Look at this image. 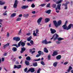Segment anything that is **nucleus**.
<instances>
[{
	"instance_id": "obj_31",
	"label": "nucleus",
	"mask_w": 73,
	"mask_h": 73,
	"mask_svg": "<svg viewBox=\"0 0 73 73\" xmlns=\"http://www.w3.org/2000/svg\"><path fill=\"white\" fill-rule=\"evenodd\" d=\"M63 0H60L59 1H58L56 2V3L57 4H60V3H62Z\"/></svg>"
},
{
	"instance_id": "obj_17",
	"label": "nucleus",
	"mask_w": 73,
	"mask_h": 73,
	"mask_svg": "<svg viewBox=\"0 0 73 73\" xmlns=\"http://www.w3.org/2000/svg\"><path fill=\"white\" fill-rule=\"evenodd\" d=\"M51 10H48L45 11V12L46 13H48V14H50V12H51Z\"/></svg>"
},
{
	"instance_id": "obj_45",
	"label": "nucleus",
	"mask_w": 73,
	"mask_h": 73,
	"mask_svg": "<svg viewBox=\"0 0 73 73\" xmlns=\"http://www.w3.org/2000/svg\"><path fill=\"white\" fill-rule=\"evenodd\" d=\"M40 70H41V69L40 68H39L37 71V73H40Z\"/></svg>"
},
{
	"instance_id": "obj_6",
	"label": "nucleus",
	"mask_w": 73,
	"mask_h": 73,
	"mask_svg": "<svg viewBox=\"0 0 73 73\" xmlns=\"http://www.w3.org/2000/svg\"><path fill=\"white\" fill-rule=\"evenodd\" d=\"M69 2H67L65 4L63 3L62 5H64L65 7L64 9H68V4H69Z\"/></svg>"
},
{
	"instance_id": "obj_24",
	"label": "nucleus",
	"mask_w": 73,
	"mask_h": 73,
	"mask_svg": "<svg viewBox=\"0 0 73 73\" xmlns=\"http://www.w3.org/2000/svg\"><path fill=\"white\" fill-rule=\"evenodd\" d=\"M16 13H12L11 16V17H13L15 16H16Z\"/></svg>"
},
{
	"instance_id": "obj_7",
	"label": "nucleus",
	"mask_w": 73,
	"mask_h": 73,
	"mask_svg": "<svg viewBox=\"0 0 73 73\" xmlns=\"http://www.w3.org/2000/svg\"><path fill=\"white\" fill-rule=\"evenodd\" d=\"M35 71V68H29V69L27 71V73H28L30 72H31V73H33Z\"/></svg>"
},
{
	"instance_id": "obj_29",
	"label": "nucleus",
	"mask_w": 73,
	"mask_h": 73,
	"mask_svg": "<svg viewBox=\"0 0 73 73\" xmlns=\"http://www.w3.org/2000/svg\"><path fill=\"white\" fill-rule=\"evenodd\" d=\"M5 2H3L2 1H0V5H4V4H5Z\"/></svg>"
},
{
	"instance_id": "obj_32",
	"label": "nucleus",
	"mask_w": 73,
	"mask_h": 73,
	"mask_svg": "<svg viewBox=\"0 0 73 73\" xmlns=\"http://www.w3.org/2000/svg\"><path fill=\"white\" fill-rule=\"evenodd\" d=\"M29 14H24L23 15V17H28L29 16Z\"/></svg>"
},
{
	"instance_id": "obj_46",
	"label": "nucleus",
	"mask_w": 73,
	"mask_h": 73,
	"mask_svg": "<svg viewBox=\"0 0 73 73\" xmlns=\"http://www.w3.org/2000/svg\"><path fill=\"white\" fill-rule=\"evenodd\" d=\"M21 65H18V69L21 68Z\"/></svg>"
},
{
	"instance_id": "obj_43",
	"label": "nucleus",
	"mask_w": 73,
	"mask_h": 73,
	"mask_svg": "<svg viewBox=\"0 0 73 73\" xmlns=\"http://www.w3.org/2000/svg\"><path fill=\"white\" fill-rule=\"evenodd\" d=\"M18 65L17 66L16 65H14V69H16V68H17V69H18Z\"/></svg>"
},
{
	"instance_id": "obj_40",
	"label": "nucleus",
	"mask_w": 73,
	"mask_h": 73,
	"mask_svg": "<svg viewBox=\"0 0 73 73\" xmlns=\"http://www.w3.org/2000/svg\"><path fill=\"white\" fill-rule=\"evenodd\" d=\"M45 5V4H41L40 5H39V6H40V7H44Z\"/></svg>"
},
{
	"instance_id": "obj_3",
	"label": "nucleus",
	"mask_w": 73,
	"mask_h": 73,
	"mask_svg": "<svg viewBox=\"0 0 73 73\" xmlns=\"http://www.w3.org/2000/svg\"><path fill=\"white\" fill-rule=\"evenodd\" d=\"M58 38V35L56 34V36L55 37V38H54V41H55L56 40H58V41H61V40H64V38H61L59 37Z\"/></svg>"
},
{
	"instance_id": "obj_39",
	"label": "nucleus",
	"mask_w": 73,
	"mask_h": 73,
	"mask_svg": "<svg viewBox=\"0 0 73 73\" xmlns=\"http://www.w3.org/2000/svg\"><path fill=\"white\" fill-rule=\"evenodd\" d=\"M31 7L32 8H34V7H35V5L33 3L31 5Z\"/></svg>"
},
{
	"instance_id": "obj_23",
	"label": "nucleus",
	"mask_w": 73,
	"mask_h": 73,
	"mask_svg": "<svg viewBox=\"0 0 73 73\" xmlns=\"http://www.w3.org/2000/svg\"><path fill=\"white\" fill-rule=\"evenodd\" d=\"M50 21V19L46 18L45 19V22L46 23H48Z\"/></svg>"
},
{
	"instance_id": "obj_9",
	"label": "nucleus",
	"mask_w": 73,
	"mask_h": 73,
	"mask_svg": "<svg viewBox=\"0 0 73 73\" xmlns=\"http://www.w3.org/2000/svg\"><path fill=\"white\" fill-rule=\"evenodd\" d=\"M13 40L16 41H19L20 40V38L19 37H14L13 38Z\"/></svg>"
},
{
	"instance_id": "obj_56",
	"label": "nucleus",
	"mask_w": 73,
	"mask_h": 73,
	"mask_svg": "<svg viewBox=\"0 0 73 73\" xmlns=\"http://www.w3.org/2000/svg\"><path fill=\"white\" fill-rule=\"evenodd\" d=\"M7 37H9V33H7Z\"/></svg>"
},
{
	"instance_id": "obj_19",
	"label": "nucleus",
	"mask_w": 73,
	"mask_h": 73,
	"mask_svg": "<svg viewBox=\"0 0 73 73\" xmlns=\"http://www.w3.org/2000/svg\"><path fill=\"white\" fill-rule=\"evenodd\" d=\"M44 51L45 53H48V50L47 49V48L46 47H45L44 49Z\"/></svg>"
},
{
	"instance_id": "obj_64",
	"label": "nucleus",
	"mask_w": 73,
	"mask_h": 73,
	"mask_svg": "<svg viewBox=\"0 0 73 73\" xmlns=\"http://www.w3.org/2000/svg\"><path fill=\"white\" fill-rule=\"evenodd\" d=\"M16 64H19V62H16Z\"/></svg>"
},
{
	"instance_id": "obj_11",
	"label": "nucleus",
	"mask_w": 73,
	"mask_h": 73,
	"mask_svg": "<svg viewBox=\"0 0 73 73\" xmlns=\"http://www.w3.org/2000/svg\"><path fill=\"white\" fill-rule=\"evenodd\" d=\"M29 8V6L27 5L23 6L21 7L22 9H25L27 8Z\"/></svg>"
},
{
	"instance_id": "obj_15",
	"label": "nucleus",
	"mask_w": 73,
	"mask_h": 73,
	"mask_svg": "<svg viewBox=\"0 0 73 73\" xmlns=\"http://www.w3.org/2000/svg\"><path fill=\"white\" fill-rule=\"evenodd\" d=\"M72 67L71 66H69V68L67 70V72L68 73H69L70 72V70H72Z\"/></svg>"
},
{
	"instance_id": "obj_44",
	"label": "nucleus",
	"mask_w": 73,
	"mask_h": 73,
	"mask_svg": "<svg viewBox=\"0 0 73 73\" xmlns=\"http://www.w3.org/2000/svg\"><path fill=\"white\" fill-rule=\"evenodd\" d=\"M50 3H48L46 5V7L48 8V7H50Z\"/></svg>"
},
{
	"instance_id": "obj_30",
	"label": "nucleus",
	"mask_w": 73,
	"mask_h": 73,
	"mask_svg": "<svg viewBox=\"0 0 73 73\" xmlns=\"http://www.w3.org/2000/svg\"><path fill=\"white\" fill-rule=\"evenodd\" d=\"M33 65L34 66H37V63L35 62L33 64Z\"/></svg>"
},
{
	"instance_id": "obj_22",
	"label": "nucleus",
	"mask_w": 73,
	"mask_h": 73,
	"mask_svg": "<svg viewBox=\"0 0 73 73\" xmlns=\"http://www.w3.org/2000/svg\"><path fill=\"white\" fill-rule=\"evenodd\" d=\"M32 38V36H30L27 38V40L28 41H31Z\"/></svg>"
},
{
	"instance_id": "obj_63",
	"label": "nucleus",
	"mask_w": 73,
	"mask_h": 73,
	"mask_svg": "<svg viewBox=\"0 0 73 73\" xmlns=\"http://www.w3.org/2000/svg\"><path fill=\"white\" fill-rule=\"evenodd\" d=\"M2 61H4V58H2Z\"/></svg>"
},
{
	"instance_id": "obj_47",
	"label": "nucleus",
	"mask_w": 73,
	"mask_h": 73,
	"mask_svg": "<svg viewBox=\"0 0 73 73\" xmlns=\"http://www.w3.org/2000/svg\"><path fill=\"white\" fill-rule=\"evenodd\" d=\"M56 5L55 4H53L52 5V7H53L54 8H56Z\"/></svg>"
},
{
	"instance_id": "obj_25",
	"label": "nucleus",
	"mask_w": 73,
	"mask_h": 73,
	"mask_svg": "<svg viewBox=\"0 0 73 73\" xmlns=\"http://www.w3.org/2000/svg\"><path fill=\"white\" fill-rule=\"evenodd\" d=\"M9 44H10L9 43H7L3 46V47L4 48H6V46H9Z\"/></svg>"
},
{
	"instance_id": "obj_58",
	"label": "nucleus",
	"mask_w": 73,
	"mask_h": 73,
	"mask_svg": "<svg viewBox=\"0 0 73 73\" xmlns=\"http://www.w3.org/2000/svg\"><path fill=\"white\" fill-rule=\"evenodd\" d=\"M3 16H6V15H7V13H3Z\"/></svg>"
},
{
	"instance_id": "obj_51",
	"label": "nucleus",
	"mask_w": 73,
	"mask_h": 73,
	"mask_svg": "<svg viewBox=\"0 0 73 73\" xmlns=\"http://www.w3.org/2000/svg\"><path fill=\"white\" fill-rule=\"evenodd\" d=\"M38 32H39V31L38 30V29H36V34H37V33H38Z\"/></svg>"
},
{
	"instance_id": "obj_2",
	"label": "nucleus",
	"mask_w": 73,
	"mask_h": 73,
	"mask_svg": "<svg viewBox=\"0 0 73 73\" xmlns=\"http://www.w3.org/2000/svg\"><path fill=\"white\" fill-rule=\"evenodd\" d=\"M72 27V24H70L68 26H66V25H64L62 26V27H63L64 29H66V30H69V29H70Z\"/></svg>"
},
{
	"instance_id": "obj_27",
	"label": "nucleus",
	"mask_w": 73,
	"mask_h": 73,
	"mask_svg": "<svg viewBox=\"0 0 73 73\" xmlns=\"http://www.w3.org/2000/svg\"><path fill=\"white\" fill-rule=\"evenodd\" d=\"M21 40L20 42H19V43L18 44V48H19V47L20 46H21Z\"/></svg>"
},
{
	"instance_id": "obj_53",
	"label": "nucleus",
	"mask_w": 73,
	"mask_h": 73,
	"mask_svg": "<svg viewBox=\"0 0 73 73\" xmlns=\"http://www.w3.org/2000/svg\"><path fill=\"white\" fill-rule=\"evenodd\" d=\"M27 44L28 46H32V45L29 43H27Z\"/></svg>"
},
{
	"instance_id": "obj_13",
	"label": "nucleus",
	"mask_w": 73,
	"mask_h": 73,
	"mask_svg": "<svg viewBox=\"0 0 73 73\" xmlns=\"http://www.w3.org/2000/svg\"><path fill=\"white\" fill-rule=\"evenodd\" d=\"M61 58V55H58V56H56V59L57 60H60Z\"/></svg>"
},
{
	"instance_id": "obj_37",
	"label": "nucleus",
	"mask_w": 73,
	"mask_h": 73,
	"mask_svg": "<svg viewBox=\"0 0 73 73\" xmlns=\"http://www.w3.org/2000/svg\"><path fill=\"white\" fill-rule=\"evenodd\" d=\"M21 20V18H17V19L16 21H20Z\"/></svg>"
},
{
	"instance_id": "obj_60",
	"label": "nucleus",
	"mask_w": 73,
	"mask_h": 73,
	"mask_svg": "<svg viewBox=\"0 0 73 73\" xmlns=\"http://www.w3.org/2000/svg\"><path fill=\"white\" fill-rule=\"evenodd\" d=\"M34 0H27V1H29L30 2H32V1H33Z\"/></svg>"
},
{
	"instance_id": "obj_61",
	"label": "nucleus",
	"mask_w": 73,
	"mask_h": 73,
	"mask_svg": "<svg viewBox=\"0 0 73 73\" xmlns=\"http://www.w3.org/2000/svg\"><path fill=\"white\" fill-rule=\"evenodd\" d=\"M22 16H23V15H22V14L19 15V17H22Z\"/></svg>"
},
{
	"instance_id": "obj_5",
	"label": "nucleus",
	"mask_w": 73,
	"mask_h": 73,
	"mask_svg": "<svg viewBox=\"0 0 73 73\" xmlns=\"http://www.w3.org/2000/svg\"><path fill=\"white\" fill-rule=\"evenodd\" d=\"M18 3L17 0H15V1L13 5V7L14 8H16L17 7Z\"/></svg>"
},
{
	"instance_id": "obj_20",
	"label": "nucleus",
	"mask_w": 73,
	"mask_h": 73,
	"mask_svg": "<svg viewBox=\"0 0 73 73\" xmlns=\"http://www.w3.org/2000/svg\"><path fill=\"white\" fill-rule=\"evenodd\" d=\"M61 4H59L57 5V8L58 9V10L60 9L61 8Z\"/></svg>"
},
{
	"instance_id": "obj_1",
	"label": "nucleus",
	"mask_w": 73,
	"mask_h": 73,
	"mask_svg": "<svg viewBox=\"0 0 73 73\" xmlns=\"http://www.w3.org/2000/svg\"><path fill=\"white\" fill-rule=\"evenodd\" d=\"M53 23L54 24L56 28H58V27L60 26V25L61 24V23H62L61 21V20H59V21H58L57 23L56 21H54Z\"/></svg>"
},
{
	"instance_id": "obj_48",
	"label": "nucleus",
	"mask_w": 73,
	"mask_h": 73,
	"mask_svg": "<svg viewBox=\"0 0 73 73\" xmlns=\"http://www.w3.org/2000/svg\"><path fill=\"white\" fill-rule=\"evenodd\" d=\"M41 56V55L40 54H37L36 56V57H40Z\"/></svg>"
},
{
	"instance_id": "obj_54",
	"label": "nucleus",
	"mask_w": 73,
	"mask_h": 73,
	"mask_svg": "<svg viewBox=\"0 0 73 73\" xmlns=\"http://www.w3.org/2000/svg\"><path fill=\"white\" fill-rule=\"evenodd\" d=\"M61 42H59L58 41H57L56 42V44H59Z\"/></svg>"
},
{
	"instance_id": "obj_55",
	"label": "nucleus",
	"mask_w": 73,
	"mask_h": 73,
	"mask_svg": "<svg viewBox=\"0 0 73 73\" xmlns=\"http://www.w3.org/2000/svg\"><path fill=\"white\" fill-rule=\"evenodd\" d=\"M68 62H66L65 63H64V65H66L68 64Z\"/></svg>"
},
{
	"instance_id": "obj_35",
	"label": "nucleus",
	"mask_w": 73,
	"mask_h": 73,
	"mask_svg": "<svg viewBox=\"0 0 73 73\" xmlns=\"http://www.w3.org/2000/svg\"><path fill=\"white\" fill-rule=\"evenodd\" d=\"M56 36V34H54V35L52 36V38H51V40H52V39H53V38L54 37H55V38Z\"/></svg>"
},
{
	"instance_id": "obj_62",
	"label": "nucleus",
	"mask_w": 73,
	"mask_h": 73,
	"mask_svg": "<svg viewBox=\"0 0 73 73\" xmlns=\"http://www.w3.org/2000/svg\"><path fill=\"white\" fill-rule=\"evenodd\" d=\"M7 55V53H5L4 54V56H6Z\"/></svg>"
},
{
	"instance_id": "obj_41",
	"label": "nucleus",
	"mask_w": 73,
	"mask_h": 73,
	"mask_svg": "<svg viewBox=\"0 0 73 73\" xmlns=\"http://www.w3.org/2000/svg\"><path fill=\"white\" fill-rule=\"evenodd\" d=\"M21 29H20V30L19 31V32L18 33V35H20L21 33Z\"/></svg>"
},
{
	"instance_id": "obj_34",
	"label": "nucleus",
	"mask_w": 73,
	"mask_h": 73,
	"mask_svg": "<svg viewBox=\"0 0 73 73\" xmlns=\"http://www.w3.org/2000/svg\"><path fill=\"white\" fill-rule=\"evenodd\" d=\"M41 60V58H39L38 59H35L33 60V61H40V60Z\"/></svg>"
},
{
	"instance_id": "obj_21",
	"label": "nucleus",
	"mask_w": 73,
	"mask_h": 73,
	"mask_svg": "<svg viewBox=\"0 0 73 73\" xmlns=\"http://www.w3.org/2000/svg\"><path fill=\"white\" fill-rule=\"evenodd\" d=\"M58 64V62H54L53 64V66L54 67H56L57 66V64Z\"/></svg>"
},
{
	"instance_id": "obj_38",
	"label": "nucleus",
	"mask_w": 73,
	"mask_h": 73,
	"mask_svg": "<svg viewBox=\"0 0 73 73\" xmlns=\"http://www.w3.org/2000/svg\"><path fill=\"white\" fill-rule=\"evenodd\" d=\"M48 60H50V55H49L48 56Z\"/></svg>"
},
{
	"instance_id": "obj_59",
	"label": "nucleus",
	"mask_w": 73,
	"mask_h": 73,
	"mask_svg": "<svg viewBox=\"0 0 73 73\" xmlns=\"http://www.w3.org/2000/svg\"><path fill=\"white\" fill-rule=\"evenodd\" d=\"M32 13H33V14H35L36 13V11H34L32 12Z\"/></svg>"
},
{
	"instance_id": "obj_33",
	"label": "nucleus",
	"mask_w": 73,
	"mask_h": 73,
	"mask_svg": "<svg viewBox=\"0 0 73 73\" xmlns=\"http://www.w3.org/2000/svg\"><path fill=\"white\" fill-rule=\"evenodd\" d=\"M30 43H31L32 45H33L34 44V42H33V41L32 40H31L30 41Z\"/></svg>"
},
{
	"instance_id": "obj_10",
	"label": "nucleus",
	"mask_w": 73,
	"mask_h": 73,
	"mask_svg": "<svg viewBox=\"0 0 73 73\" xmlns=\"http://www.w3.org/2000/svg\"><path fill=\"white\" fill-rule=\"evenodd\" d=\"M50 31H51L52 34H54L56 32V31L54 29H50Z\"/></svg>"
},
{
	"instance_id": "obj_14",
	"label": "nucleus",
	"mask_w": 73,
	"mask_h": 73,
	"mask_svg": "<svg viewBox=\"0 0 73 73\" xmlns=\"http://www.w3.org/2000/svg\"><path fill=\"white\" fill-rule=\"evenodd\" d=\"M58 54V52L57 51H54L53 52V54H52V56H57Z\"/></svg>"
},
{
	"instance_id": "obj_52",
	"label": "nucleus",
	"mask_w": 73,
	"mask_h": 73,
	"mask_svg": "<svg viewBox=\"0 0 73 73\" xmlns=\"http://www.w3.org/2000/svg\"><path fill=\"white\" fill-rule=\"evenodd\" d=\"M13 46H16V47H17V48H18V46L17 45V44H14Z\"/></svg>"
},
{
	"instance_id": "obj_50",
	"label": "nucleus",
	"mask_w": 73,
	"mask_h": 73,
	"mask_svg": "<svg viewBox=\"0 0 73 73\" xmlns=\"http://www.w3.org/2000/svg\"><path fill=\"white\" fill-rule=\"evenodd\" d=\"M41 51L40 50L39 51H38V53L39 54H40V55H41Z\"/></svg>"
},
{
	"instance_id": "obj_16",
	"label": "nucleus",
	"mask_w": 73,
	"mask_h": 73,
	"mask_svg": "<svg viewBox=\"0 0 73 73\" xmlns=\"http://www.w3.org/2000/svg\"><path fill=\"white\" fill-rule=\"evenodd\" d=\"M12 50L13 51V52H16V51L17 50V49L16 47H14L12 48Z\"/></svg>"
},
{
	"instance_id": "obj_4",
	"label": "nucleus",
	"mask_w": 73,
	"mask_h": 73,
	"mask_svg": "<svg viewBox=\"0 0 73 73\" xmlns=\"http://www.w3.org/2000/svg\"><path fill=\"white\" fill-rule=\"evenodd\" d=\"M52 42L50 41H47V40L45 39L44 40H42V44H44L45 45H46L48 44H50Z\"/></svg>"
},
{
	"instance_id": "obj_49",
	"label": "nucleus",
	"mask_w": 73,
	"mask_h": 73,
	"mask_svg": "<svg viewBox=\"0 0 73 73\" xmlns=\"http://www.w3.org/2000/svg\"><path fill=\"white\" fill-rule=\"evenodd\" d=\"M33 35L34 36H37V34H36L35 32H34L33 33Z\"/></svg>"
},
{
	"instance_id": "obj_8",
	"label": "nucleus",
	"mask_w": 73,
	"mask_h": 73,
	"mask_svg": "<svg viewBox=\"0 0 73 73\" xmlns=\"http://www.w3.org/2000/svg\"><path fill=\"white\" fill-rule=\"evenodd\" d=\"M42 19V18L40 17L37 20V23L38 24V25H40V23H41V22Z\"/></svg>"
},
{
	"instance_id": "obj_28",
	"label": "nucleus",
	"mask_w": 73,
	"mask_h": 73,
	"mask_svg": "<svg viewBox=\"0 0 73 73\" xmlns=\"http://www.w3.org/2000/svg\"><path fill=\"white\" fill-rule=\"evenodd\" d=\"M25 64L26 65H29V62H28V61H25Z\"/></svg>"
},
{
	"instance_id": "obj_26",
	"label": "nucleus",
	"mask_w": 73,
	"mask_h": 73,
	"mask_svg": "<svg viewBox=\"0 0 73 73\" xmlns=\"http://www.w3.org/2000/svg\"><path fill=\"white\" fill-rule=\"evenodd\" d=\"M26 59L27 60H28V61H30L31 60V58L30 57V56H28L26 58Z\"/></svg>"
},
{
	"instance_id": "obj_18",
	"label": "nucleus",
	"mask_w": 73,
	"mask_h": 73,
	"mask_svg": "<svg viewBox=\"0 0 73 73\" xmlns=\"http://www.w3.org/2000/svg\"><path fill=\"white\" fill-rule=\"evenodd\" d=\"M21 45L22 46H24L25 45V43L23 42H22V40H21Z\"/></svg>"
},
{
	"instance_id": "obj_36",
	"label": "nucleus",
	"mask_w": 73,
	"mask_h": 73,
	"mask_svg": "<svg viewBox=\"0 0 73 73\" xmlns=\"http://www.w3.org/2000/svg\"><path fill=\"white\" fill-rule=\"evenodd\" d=\"M40 63L42 65H45V63H44V62L43 61H41L40 62Z\"/></svg>"
},
{
	"instance_id": "obj_42",
	"label": "nucleus",
	"mask_w": 73,
	"mask_h": 73,
	"mask_svg": "<svg viewBox=\"0 0 73 73\" xmlns=\"http://www.w3.org/2000/svg\"><path fill=\"white\" fill-rule=\"evenodd\" d=\"M27 70H28V68H26L24 70V71L25 72H27Z\"/></svg>"
},
{
	"instance_id": "obj_12",
	"label": "nucleus",
	"mask_w": 73,
	"mask_h": 73,
	"mask_svg": "<svg viewBox=\"0 0 73 73\" xmlns=\"http://www.w3.org/2000/svg\"><path fill=\"white\" fill-rule=\"evenodd\" d=\"M26 50V48L24 47H22L21 48V51H20L21 53H23V52Z\"/></svg>"
},
{
	"instance_id": "obj_57",
	"label": "nucleus",
	"mask_w": 73,
	"mask_h": 73,
	"mask_svg": "<svg viewBox=\"0 0 73 73\" xmlns=\"http://www.w3.org/2000/svg\"><path fill=\"white\" fill-rule=\"evenodd\" d=\"M26 35H27V36H30V35H31V33H28Z\"/></svg>"
}]
</instances>
